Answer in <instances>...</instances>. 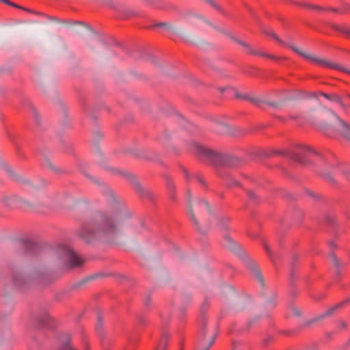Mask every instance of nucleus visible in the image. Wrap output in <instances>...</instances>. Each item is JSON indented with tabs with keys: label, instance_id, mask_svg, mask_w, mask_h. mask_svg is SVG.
<instances>
[{
	"label": "nucleus",
	"instance_id": "obj_1",
	"mask_svg": "<svg viewBox=\"0 0 350 350\" xmlns=\"http://www.w3.org/2000/svg\"><path fill=\"white\" fill-rule=\"evenodd\" d=\"M275 154L288 158L304 166L313 163L315 166V172L319 176L332 187L338 186L337 181L329 174V172H332L334 175H336L339 171V169L336 168L334 164L331 162V159H334L332 155L325 157L306 146H302L299 152L291 150H271L267 156L271 157Z\"/></svg>",
	"mask_w": 350,
	"mask_h": 350
},
{
	"label": "nucleus",
	"instance_id": "obj_2",
	"mask_svg": "<svg viewBox=\"0 0 350 350\" xmlns=\"http://www.w3.org/2000/svg\"><path fill=\"white\" fill-rule=\"evenodd\" d=\"M117 226L111 215L99 213L90 222L82 226L78 232L80 238L87 243H91L96 238L114 236Z\"/></svg>",
	"mask_w": 350,
	"mask_h": 350
},
{
	"label": "nucleus",
	"instance_id": "obj_3",
	"mask_svg": "<svg viewBox=\"0 0 350 350\" xmlns=\"http://www.w3.org/2000/svg\"><path fill=\"white\" fill-rule=\"evenodd\" d=\"M192 146L196 157L200 161L214 167H237L241 163L237 157L215 151L196 142Z\"/></svg>",
	"mask_w": 350,
	"mask_h": 350
},
{
	"label": "nucleus",
	"instance_id": "obj_4",
	"mask_svg": "<svg viewBox=\"0 0 350 350\" xmlns=\"http://www.w3.org/2000/svg\"><path fill=\"white\" fill-rule=\"evenodd\" d=\"M263 32H264V33H265L267 35H269L271 37H272L280 45L291 49L292 51H293L295 53H297L300 56L303 57L304 58H305V59H308V60H309L310 62H312L315 63L316 64H317V65H319V66H320L321 67L329 68L335 69V70H340V71H342L344 72H346V73H348V74L350 75V70L343 68L340 65L332 64V63H331L329 62H327V61H326L325 59H321V58H319V57H317L312 56V55H309V54H308L306 53H304V52L300 51L299 49H297L295 46H293L292 44H288L287 42H286L283 41L282 40H281L272 31L264 30Z\"/></svg>",
	"mask_w": 350,
	"mask_h": 350
},
{
	"label": "nucleus",
	"instance_id": "obj_5",
	"mask_svg": "<svg viewBox=\"0 0 350 350\" xmlns=\"http://www.w3.org/2000/svg\"><path fill=\"white\" fill-rule=\"evenodd\" d=\"M217 334V326L208 327L206 319L203 317L195 350H208L214 344Z\"/></svg>",
	"mask_w": 350,
	"mask_h": 350
},
{
	"label": "nucleus",
	"instance_id": "obj_6",
	"mask_svg": "<svg viewBox=\"0 0 350 350\" xmlns=\"http://www.w3.org/2000/svg\"><path fill=\"white\" fill-rule=\"evenodd\" d=\"M189 211L193 224L196 228V230L202 234H205L209 229V223L206 221L204 225V228H200L196 215H198L200 219H202L204 213L209 211V207L207 202L204 200H198L189 204Z\"/></svg>",
	"mask_w": 350,
	"mask_h": 350
},
{
	"label": "nucleus",
	"instance_id": "obj_7",
	"mask_svg": "<svg viewBox=\"0 0 350 350\" xmlns=\"http://www.w3.org/2000/svg\"><path fill=\"white\" fill-rule=\"evenodd\" d=\"M118 172L125 177L131 184H133L135 191L139 194L141 198L147 199L150 201L154 200V197L152 192L150 189H144L140 183L137 181L135 176L129 172Z\"/></svg>",
	"mask_w": 350,
	"mask_h": 350
},
{
	"label": "nucleus",
	"instance_id": "obj_8",
	"mask_svg": "<svg viewBox=\"0 0 350 350\" xmlns=\"http://www.w3.org/2000/svg\"><path fill=\"white\" fill-rule=\"evenodd\" d=\"M232 39L234 40V42H236L237 44H240L241 46H243L244 49H245V51L249 54V55H257V56H260V57H267V58H269V59H273V60H275V61H278L279 59H286V57H278V56H275V55H271V54H268V53H264V52H262V51H257V50H255L254 49H252V47L247 42H244V41H242L237 38H232Z\"/></svg>",
	"mask_w": 350,
	"mask_h": 350
},
{
	"label": "nucleus",
	"instance_id": "obj_9",
	"mask_svg": "<svg viewBox=\"0 0 350 350\" xmlns=\"http://www.w3.org/2000/svg\"><path fill=\"white\" fill-rule=\"evenodd\" d=\"M40 246L39 244L28 240L21 241V253L24 255H35L40 252Z\"/></svg>",
	"mask_w": 350,
	"mask_h": 350
},
{
	"label": "nucleus",
	"instance_id": "obj_10",
	"mask_svg": "<svg viewBox=\"0 0 350 350\" xmlns=\"http://www.w3.org/2000/svg\"><path fill=\"white\" fill-rule=\"evenodd\" d=\"M64 253L66 257L70 267H77L82 265L84 262L83 259L78 256L72 249L68 247L64 248Z\"/></svg>",
	"mask_w": 350,
	"mask_h": 350
},
{
	"label": "nucleus",
	"instance_id": "obj_11",
	"mask_svg": "<svg viewBox=\"0 0 350 350\" xmlns=\"http://www.w3.org/2000/svg\"><path fill=\"white\" fill-rule=\"evenodd\" d=\"M34 326L36 328L48 327L52 329L55 327V322L48 312H44L41 317L35 319Z\"/></svg>",
	"mask_w": 350,
	"mask_h": 350
},
{
	"label": "nucleus",
	"instance_id": "obj_12",
	"mask_svg": "<svg viewBox=\"0 0 350 350\" xmlns=\"http://www.w3.org/2000/svg\"><path fill=\"white\" fill-rule=\"evenodd\" d=\"M255 319H251L246 321H238L232 325V331L238 333L247 332L256 323Z\"/></svg>",
	"mask_w": 350,
	"mask_h": 350
},
{
	"label": "nucleus",
	"instance_id": "obj_13",
	"mask_svg": "<svg viewBox=\"0 0 350 350\" xmlns=\"http://www.w3.org/2000/svg\"><path fill=\"white\" fill-rule=\"evenodd\" d=\"M347 303H350V297L343 300L342 301H341L340 303L335 305L334 306L330 308L329 309H328L325 313H323V314L317 317H315L314 319H312V320H310L309 322H308V324L310 323H314L317 321H319L327 316H329L331 315L332 314H333L334 312V311H336L337 309L338 308H342L345 304H347Z\"/></svg>",
	"mask_w": 350,
	"mask_h": 350
},
{
	"label": "nucleus",
	"instance_id": "obj_14",
	"mask_svg": "<svg viewBox=\"0 0 350 350\" xmlns=\"http://www.w3.org/2000/svg\"><path fill=\"white\" fill-rule=\"evenodd\" d=\"M336 118L341 126V136L350 142V124H348L345 120H343L342 119H341L340 118H339L338 116H336Z\"/></svg>",
	"mask_w": 350,
	"mask_h": 350
},
{
	"label": "nucleus",
	"instance_id": "obj_15",
	"mask_svg": "<svg viewBox=\"0 0 350 350\" xmlns=\"http://www.w3.org/2000/svg\"><path fill=\"white\" fill-rule=\"evenodd\" d=\"M64 340L58 350H77L71 342V336L68 334L63 335Z\"/></svg>",
	"mask_w": 350,
	"mask_h": 350
},
{
	"label": "nucleus",
	"instance_id": "obj_16",
	"mask_svg": "<svg viewBox=\"0 0 350 350\" xmlns=\"http://www.w3.org/2000/svg\"><path fill=\"white\" fill-rule=\"evenodd\" d=\"M169 339L170 334L166 332H163L155 350H167Z\"/></svg>",
	"mask_w": 350,
	"mask_h": 350
},
{
	"label": "nucleus",
	"instance_id": "obj_17",
	"mask_svg": "<svg viewBox=\"0 0 350 350\" xmlns=\"http://www.w3.org/2000/svg\"><path fill=\"white\" fill-rule=\"evenodd\" d=\"M329 26L332 29L339 31L345 35L346 36H347L348 38H350V26H347L345 25H339L335 23H331Z\"/></svg>",
	"mask_w": 350,
	"mask_h": 350
},
{
	"label": "nucleus",
	"instance_id": "obj_18",
	"mask_svg": "<svg viewBox=\"0 0 350 350\" xmlns=\"http://www.w3.org/2000/svg\"><path fill=\"white\" fill-rule=\"evenodd\" d=\"M166 187L169 191L170 198L175 202L176 200L175 186L170 177L166 178Z\"/></svg>",
	"mask_w": 350,
	"mask_h": 350
},
{
	"label": "nucleus",
	"instance_id": "obj_19",
	"mask_svg": "<svg viewBox=\"0 0 350 350\" xmlns=\"http://www.w3.org/2000/svg\"><path fill=\"white\" fill-rule=\"evenodd\" d=\"M250 269L253 274V276L258 280V282L262 284V286H264L263 276L258 267L255 265L251 266Z\"/></svg>",
	"mask_w": 350,
	"mask_h": 350
},
{
	"label": "nucleus",
	"instance_id": "obj_20",
	"mask_svg": "<svg viewBox=\"0 0 350 350\" xmlns=\"http://www.w3.org/2000/svg\"><path fill=\"white\" fill-rule=\"evenodd\" d=\"M319 94L323 96L325 98L331 100L332 102H335L339 104L340 102V97L336 94H327L323 92H320Z\"/></svg>",
	"mask_w": 350,
	"mask_h": 350
},
{
	"label": "nucleus",
	"instance_id": "obj_21",
	"mask_svg": "<svg viewBox=\"0 0 350 350\" xmlns=\"http://www.w3.org/2000/svg\"><path fill=\"white\" fill-rule=\"evenodd\" d=\"M0 3H3L6 5H8L10 6H12V7H14V8H18V9H20V10H25L28 12H30V13H36V12H33L29 9H27V8H25L21 5H18L17 4H16L15 3H13L12 1H10V0H0ZM37 14V12H36ZM38 14H40L39 13H38Z\"/></svg>",
	"mask_w": 350,
	"mask_h": 350
},
{
	"label": "nucleus",
	"instance_id": "obj_22",
	"mask_svg": "<svg viewBox=\"0 0 350 350\" xmlns=\"http://www.w3.org/2000/svg\"><path fill=\"white\" fill-rule=\"evenodd\" d=\"M232 350H250V347L245 342H234Z\"/></svg>",
	"mask_w": 350,
	"mask_h": 350
},
{
	"label": "nucleus",
	"instance_id": "obj_23",
	"mask_svg": "<svg viewBox=\"0 0 350 350\" xmlns=\"http://www.w3.org/2000/svg\"><path fill=\"white\" fill-rule=\"evenodd\" d=\"M297 5L306 8L312 9V10H319V11L325 10V8H323V7H321L319 5H312V4H310V3H297Z\"/></svg>",
	"mask_w": 350,
	"mask_h": 350
},
{
	"label": "nucleus",
	"instance_id": "obj_24",
	"mask_svg": "<svg viewBox=\"0 0 350 350\" xmlns=\"http://www.w3.org/2000/svg\"><path fill=\"white\" fill-rule=\"evenodd\" d=\"M226 183L227 186L229 187H235V186L241 187V183L239 181L232 178L231 177L226 178Z\"/></svg>",
	"mask_w": 350,
	"mask_h": 350
},
{
	"label": "nucleus",
	"instance_id": "obj_25",
	"mask_svg": "<svg viewBox=\"0 0 350 350\" xmlns=\"http://www.w3.org/2000/svg\"><path fill=\"white\" fill-rule=\"evenodd\" d=\"M236 97L238 98L249 100L250 101H251L252 103H254L256 105H259V104L261 103V101L257 98H250L246 95H241L238 93L236 94Z\"/></svg>",
	"mask_w": 350,
	"mask_h": 350
},
{
	"label": "nucleus",
	"instance_id": "obj_26",
	"mask_svg": "<svg viewBox=\"0 0 350 350\" xmlns=\"http://www.w3.org/2000/svg\"><path fill=\"white\" fill-rule=\"evenodd\" d=\"M247 195L249 198V199L254 203L255 204H257L259 202V198L258 196L253 191H251V190H248L247 191Z\"/></svg>",
	"mask_w": 350,
	"mask_h": 350
},
{
	"label": "nucleus",
	"instance_id": "obj_27",
	"mask_svg": "<svg viewBox=\"0 0 350 350\" xmlns=\"http://www.w3.org/2000/svg\"><path fill=\"white\" fill-rule=\"evenodd\" d=\"M339 105L344 109L350 107V95L346 96L343 99L340 98Z\"/></svg>",
	"mask_w": 350,
	"mask_h": 350
},
{
	"label": "nucleus",
	"instance_id": "obj_28",
	"mask_svg": "<svg viewBox=\"0 0 350 350\" xmlns=\"http://www.w3.org/2000/svg\"><path fill=\"white\" fill-rule=\"evenodd\" d=\"M206 3H208L213 8L217 10L221 13H224L221 8L216 3L215 0H204Z\"/></svg>",
	"mask_w": 350,
	"mask_h": 350
},
{
	"label": "nucleus",
	"instance_id": "obj_29",
	"mask_svg": "<svg viewBox=\"0 0 350 350\" xmlns=\"http://www.w3.org/2000/svg\"><path fill=\"white\" fill-rule=\"evenodd\" d=\"M274 340V337L272 335H267L264 339L262 340V345L265 347H268L271 343H272Z\"/></svg>",
	"mask_w": 350,
	"mask_h": 350
},
{
	"label": "nucleus",
	"instance_id": "obj_30",
	"mask_svg": "<svg viewBox=\"0 0 350 350\" xmlns=\"http://www.w3.org/2000/svg\"><path fill=\"white\" fill-rule=\"evenodd\" d=\"M245 72L249 75L256 76L259 72V70L254 66H250L245 71Z\"/></svg>",
	"mask_w": 350,
	"mask_h": 350
},
{
	"label": "nucleus",
	"instance_id": "obj_31",
	"mask_svg": "<svg viewBox=\"0 0 350 350\" xmlns=\"http://www.w3.org/2000/svg\"><path fill=\"white\" fill-rule=\"evenodd\" d=\"M209 307V303L207 300H205L202 306H201V308H200V312H201V314H202V319L204 317V319H206L204 317V313L208 310Z\"/></svg>",
	"mask_w": 350,
	"mask_h": 350
},
{
	"label": "nucleus",
	"instance_id": "obj_32",
	"mask_svg": "<svg viewBox=\"0 0 350 350\" xmlns=\"http://www.w3.org/2000/svg\"><path fill=\"white\" fill-rule=\"evenodd\" d=\"M325 221L327 224L329 226H335L336 224V218L334 216L332 215H327L325 217Z\"/></svg>",
	"mask_w": 350,
	"mask_h": 350
},
{
	"label": "nucleus",
	"instance_id": "obj_33",
	"mask_svg": "<svg viewBox=\"0 0 350 350\" xmlns=\"http://www.w3.org/2000/svg\"><path fill=\"white\" fill-rule=\"evenodd\" d=\"M169 27H170V25L167 23L160 22V23H155L154 25H152L151 27V28H153V27H165V28H167Z\"/></svg>",
	"mask_w": 350,
	"mask_h": 350
},
{
	"label": "nucleus",
	"instance_id": "obj_34",
	"mask_svg": "<svg viewBox=\"0 0 350 350\" xmlns=\"http://www.w3.org/2000/svg\"><path fill=\"white\" fill-rule=\"evenodd\" d=\"M330 257H331V259H332V260L333 264H334L336 267H339V265H340V264H339V261H338V258H337V257H336V254H334V253H332V254H330Z\"/></svg>",
	"mask_w": 350,
	"mask_h": 350
},
{
	"label": "nucleus",
	"instance_id": "obj_35",
	"mask_svg": "<svg viewBox=\"0 0 350 350\" xmlns=\"http://www.w3.org/2000/svg\"><path fill=\"white\" fill-rule=\"evenodd\" d=\"M193 178L197 180L203 187H205L206 186L205 180L200 175H196L195 176H193Z\"/></svg>",
	"mask_w": 350,
	"mask_h": 350
},
{
	"label": "nucleus",
	"instance_id": "obj_36",
	"mask_svg": "<svg viewBox=\"0 0 350 350\" xmlns=\"http://www.w3.org/2000/svg\"><path fill=\"white\" fill-rule=\"evenodd\" d=\"M193 178L197 180L203 187H205L206 186L205 180L200 175H196L195 176H193Z\"/></svg>",
	"mask_w": 350,
	"mask_h": 350
},
{
	"label": "nucleus",
	"instance_id": "obj_37",
	"mask_svg": "<svg viewBox=\"0 0 350 350\" xmlns=\"http://www.w3.org/2000/svg\"><path fill=\"white\" fill-rule=\"evenodd\" d=\"M324 10L332 11L333 12L340 13V14H344L345 13V11L343 10V9L342 10H339L338 8H325Z\"/></svg>",
	"mask_w": 350,
	"mask_h": 350
},
{
	"label": "nucleus",
	"instance_id": "obj_38",
	"mask_svg": "<svg viewBox=\"0 0 350 350\" xmlns=\"http://www.w3.org/2000/svg\"><path fill=\"white\" fill-rule=\"evenodd\" d=\"M264 249L265 250V251L267 253V254L269 256V257L271 259V260H273L274 259H273L272 253H271V252L270 250L269 247L268 246V245L267 243H264Z\"/></svg>",
	"mask_w": 350,
	"mask_h": 350
},
{
	"label": "nucleus",
	"instance_id": "obj_39",
	"mask_svg": "<svg viewBox=\"0 0 350 350\" xmlns=\"http://www.w3.org/2000/svg\"><path fill=\"white\" fill-rule=\"evenodd\" d=\"M294 217L299 219V222L301 221L304 214L301 211H295L294 213Z\"/></svg>",
	"mask_w": 350,
	"mask_h": 350
},
{
	"label": "nucleus",
	"instance_id": "obj_40",
	"mask_svg": "<svg viewBox=\"0 0 350 350\" xmlns=\"http://www.w3.org/2000/svg\"><path fill=\"white\" fill-rule=\"evenodd\" d=\"M138 322L141 325H145L147 323L146 319L143 316L138 317Z\"/></svg>",
	"mask_w": 350,
	"mask_h": 350
},
{
	"label": "nucleus",
	"instance_id": "obj_41",
	"mask_svg": "<svg viewBox=\"0 0 350 350\" xmlns=\"http://www.w3.org/2000/svg\"><path fill=\"white\" fill-rule=\"evenodd\" d=\"M13 282L16 285L18 286H20L22 284V282H21L20 279L18 278V276L15 275H13Z\"/></svg>",
	"mask_w": 350,
	"mask_h": 350
},
{
	"label": "nucleus",
	"instance_id": "obj_42",
	"mask_svg": "<svg viewBox=\"0 0 350 350\" xmlns=\"http://www.w3.org/2000/svg\"><path fill=\"white\" fill-rule=\"evenodd\" d=\"M290 275H291V280L292 281L294 279L295 276V271L294 269L293 264V263H292V265H291Z\"/></svg>",
	"mask_w": 350,
	"mask_h": 350
},
{
	"label": "nucleus",
	"instance_id": "obj_43",
	"mask_svg": "<svg viewBox=\"0 0 350 350\" xmlns=\"http://www.w3.org/2000/svg\"><path fill=\"white\" fill-rule=\"evenodd\" d=\"M150 305H151V298L150 296H148L145 300V306L148 308L150 306Z\"/></svg>",
	"mask_w": 350,
	"mask_h": 350
},
{
	"label": "nucleus",
	"instance_id": "obj_44",
	"mask_svg": "<svg viewBox=\"0 0 350 350\" xmlns=\"http://www.w3.org/2000/svg\"><path fill=\"white\" fill-rule=\"evenodd\" d=\"M342 173L347 178H350V171H346L345 169L342 168L341 170Z\"/></svg>",
	"mask_w": 350,
	"mask_h": 350
},
{
	"label": "nucleus",
	"instance_id": "obj_45",
	"mask_svg": "<svg viewBox=\"0 0 350 350\" xmlns=\"http://www.w3.org/2000/svg\"><path fill=\"white\" fill-rule=\"evenodd\" d=\"M267 105H269L270 107H275V108H278L279 107L278 104L277 103H274V102H269V103H267Z\"/></svg>",
	"mask_w": 350,
	"mask_h": 350
},
{
	"label": "nucleus",
	"instance_id": "obj_46",
	"mask_svg": "<svg viewBox=\"0 0 350 350\" xmlns=\"http://www.w3.org/2000/svg\"><path fill=\"white\" fill-rule=\"evenodd\" d=\"M306 194L312 198H317V195H315L312 191H306Z\"/></svg>",
	"mask_w": 350,
	"mask_h": 350
},
{
	"label": "nucleus",
	"instance_id": "obj_47",
	"mask_svg": "<svg viewBox=\"0 0 350 350\" xmlns=\"http://www.w3.org/2000/svg\"><path fill=\"white\" fill-rule=\"evenodd\" d=\"M339 327L341 328V329H344L347 327V324L345 321H340L339 322Z\"/></svg>",
	"mask_w": 350,
	"mask_h": 350
},
{
	"label": "nucleus",
	"instance_id": "obj_48",
	"mask_svg": "<svg viewBox=\"0 0 350 350\" xmlns=\"http://www.w3.org/2000/svg\"><path fill=\"white\" fill-rule=\"evenodd\" d=\"M343 10L345 11V13L347 11H350V4H345L343 6Z\"/></svg>",
	"mask_w": 350,
	"mask_h": 350
},
{
	"label": "nucleus",
	"instance_id": "obj_49",
	"mask_svg": "<svg viewBox=\"0 0 350 350\" xmlns=\"http://www.w3.org/2000/svg\"><path fill=\"white\" fill-rule=\"evenodd\" d=\"M225 239L230 244H233L234 243V241L233 240L228 236H226L225 237Z\"/></svg>",
	"mask_w": 350,
	"mask_h": 350
},
{
	"label": "nucleus",
	"instance_id": "obj_50",
	"mask_svg": "<svg viewBox=\"0 0 350 350\" xmlns=\"http://www.w3.org/2000/svg\"><path fill=\"white\" fill-rule=\"evenodd\" d=\"M299 118V116H288V119L289 120H297Z\"/></svg>",
	"mask_w": 350,
	"mask_h": 350
},
{
	"label": "nucleus",
	"instance_id": "obj_51",
	"mask_svg": "<svg viewBox=\"0 0 350 350\" xmlns=\"http://www.w3.org/2000/svg\"><path fill=\"white\" fill-rule=\"evenodd\" d=\"M329 245L332 249L336 247V243L333 241H329Z\"/></svg>",
	"mask_w": 350,
	"mask_h": 350
},
{
	"label": "nucleus",
	"instance_id": "obj_52",
	"mask_svg": "<svg viewBox=\"0 0 350 350\" xmlns=\"http://www.w3.org/2000/svg\"><path fill=\"white\" fill-rule=\"evenodd\" d=\"M183 172H184V174L185 175L186 178L189 180V178H190L189 172L186 170H184Z\"/></svg>",
	"mask_w": 350,
	"mask_h": 350
},
{
	"label": "nucleus",
	"instance_id": "obj_53",
	"mask_svg": "<svg viewBox=\"0 0 350 350\" xmlns=\"http://www.w3.org/2000/svg\"><path fill=\"white\" fill-rule=\"evenodd\" d=\"M308 94L311 97L317 98V94L315 92L308 93Z\"/></svg>",
	"mask_w": 350,
	"mask_h": 350
},
{
	"label": "nucleus",
	"instance_id": "obj_54",
	"mask_svg": "<svg viewBox=\"0 0 350 350\" xmlns=\"http://www.w3.org/2000/svg\"><path fill=\"white\" fill-rule=\"evenodd\" d=\"M221 229L225 230H228L227 226L225 224H221Z\"/></svg>",
	"mask_w": 350,
	"mask_h": 350
},
{
	"label": "nucleus",
	"instance_id": "obj_55",
	"mask_svg": "<svg viewBox=\"0 0 350 350\" xmlns=\"http://www.w3.org/2000/svg\"><path fill=\"white\" fill-rule=\"evenodd\" d=\"M63 22L65 23H73V24L80 23L78 21L68 22V21H64Z\"/></svg>",
	"mask_w": 350,
	"mask_h": 350
},
{
	"label": "nucleus",
	"instance_id": "obj_56",
	"mask_svg": "<svg viewBox=\"0 0 350 350\" xmlns=\"http://www.w3.org/2000/svg\"><path fill=\"white\" fill-rule=\"evenodd\" d=\"M295 314L297 315V316H299L300 315V312H299L297 310H295Z\"/></svg>",
	"mask_w": 350,
	"mask_h": 350
},
{
	"label": "nucleus",
	"instance_id": "obj_57",
	"mask_svg": "<svg viewBox=\"0 0 350 350\" xmlns=\"http://www.w3.org/2000/svg\"><path fill=\"white\" fill-rule=\"evenodd\" d=\"M180 350H183V348H180Z\"/></svg>",
	"mask_w": 350,
	"mask_h": 350
},
{
	"label": "nucleus",
	"instance_id": "obj_58",
	"mask_svg": "<svg viewBox=\"0 0 350 350\" xmlns=\"http://www.w3.org/2000/svg\"><path fill=\"white\" fill-rule=\"evenodd\" d=\"M349 341H350V339H349Z\"/></svg>",
	"mask_w": 350,
	"mask_h": 350
}]
</instances>
